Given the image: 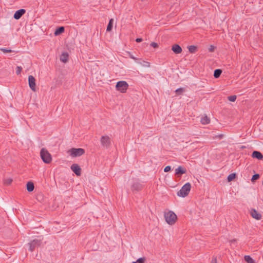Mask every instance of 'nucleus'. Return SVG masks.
<instances>
[{
    "mask_svg": "<svg viewBox=\"0 0 263 263\" xmlns=\"http://www.w3.org/2000/svg\"><path fill=\"white\" fill-rule=\"evenodd\" d=\"M191 188V185L189 182L185 183L179 191L177 192V195L179 197H185L188 195Z\"/></svg>",
    "mask_w": 263,
    "mask_h": 263,
    "instance_id": "nucleus-1",
    "label": "nucleus"
},
{
    "mask_svg": "<svg viewBox=\"0 0 263 263\" xmlns=\"http://www.w3.org/2000/svg\"><path fill=\"white\" fill-rule=\"evenodd\" d=\"M40 155L44 162L48 164L51 161V156L45 148H43L41 149Z\"/></svg>",
    "mask_w": 263,
    "mask_h": 263,
    "instance_id": "nucleus-2",
    "label": "nucleus"
},
{
    "mask_svg": "<svg viewBox=\"0 0 263 263\" xmlns=\"http://www.w3.org/2000/svg\"><path fill=\"white\" fill-rule=\"evenodd\" d=\"M164 217L166 221L169 224H174L177 219L176 215L172 211L165 213Z\"/></svg>",
    "mask_w": 263,
    "mask_h": 263,
    "instance_id": "nucleus-3",
    "label": "nucleus"
},
{
    "mask_svg": "<svg viewBox=\"0 0 263 263\" xmlns=\"http://www.w3.org/2000/svg\"><path fill=\"white\" fill-rule=\"evenodd\" d=\"M69 155L72 157H80L85 153V150L82 148H72L68 151Z\"/></svg>",
    "mask_w": 263,
    "mask_h": 263,
    "instance_id": "nucleus-4",
    "label": "nucleus"
},
{
    "mask_svg": "<svg viewBox=\"0 0 263 263\" xmlns=\"http://www.w3.org/2000/svg\"><path fill=\"white\" fill-rule=\"evenodd\" d=\"M128 87V84L126 81H120L118 82L116 85L117 90L122 93L125 92Z\"/></svg>",
    "mask_w": 263,
    "mask_h": 263,
    "instance_id": "nucleus-5",
    "label": "nucleus"
},
{
    "mask_svg": "<svg viewBox=\"0 0 263 263\" xmlns=\"http://www.w3.org/2000/svg\"><path fill=\"white\" fill-rule=\"evenodd\" d=\"M41 244V240L39 239H34L30 242L28 243L29 246V250L32 252L36 248L39 247Z\"/></svg>",
    "mask_w": 263,
    "mask_h": 263,
    "instance_id": "nucleus-6",
    "label": "nucleus"
},
{
    "mask_svg": "<svg viewBox=\"0 0 263 263\" xmlns=\"http://www.w3.org/2000/svg\"><path fill=\"white\" fill-rule=\"evenodd\" d=\"M100 142L104 147L108 148L110 145V139L107 135L102 136L100 139Z\"/></svg>",
    "mask_w": 263,
    "mask_h": 263,
    "instance_id": "nucleus-7",
    "label": "nucleus"
},
{
    "mask_svg": "<svg viewBox=\"0 0 263 263\" xmlns=\"http://www.w3.org/2000/svg\"><path fill=\"white\" fill-rule=\"evenodd\" d=\"M28 83H29V86L30 88H31V89L33 91H35V90H36L35 79L33 76H32L31 75L29 76Z\"/></svg>",
    "mask_w": 263,
    "mask_h": 263,
    "instance_id": "nucleus-8",
    "label": "nucleus"
},
{
    "mask_svg": "<svg viewBox=\"0 0 263 263\" xmlns=\"http://www.w3.org/2000/svg\"><path fill=\"white\" fill-rule=\"evenodd\" d=\"M71 170L76 174L77 176L81 175V168L80 166L77 164H73L71 166Z\"/></svg>",
    "mask_w": 263,
    "mask_h": 263,
    "instance_id": "nucleus-9",
    "label": "nucleus"
},
{
    "mask_svg": "<svg viewBox=\"0 0 263 263\" xmlns=\"http://www.w3.org/2000/svg\"><path fill=\"white\" fill-rule=\"evenodd\" d=\"M25 12L26 10L24 9L18 10L15 12L13 17L15 20H18L25 13Z\"/></svg>",
    "mask_w": 263,
    "mask_h": 263,
    "instance_id": "nucleus-10",
    "label": "nucleus"
},
{
    "mask_svg": "<svg viewBox=\"0 0 263 263\" xmlns=\"http://www.w3.org/2000/svg\"><path fill=\"white\" fill-rule=\"evenodd\" d=\"M250 214L255 219L260 220L261 218V215L254 209L251 210Z\"/></svg>",
    "mask_w": 263,
    "mask_h": 263,
    "instance_id": "nucleus-11",
    "label": "nucleus"
},
{
    "mask_svg": "<svg viewBox=\"0 0 263 263\" xmlns=\"http://www.w3.org/2000/svg\"><path fill=\"white\" fill-rule=\"evenodd\" d=\"M143 188L142 185L138 182L134 183L132 186V190L133 191H139Z\"/></svg>",
    "mask_w": 263,
    "mask_h": 263,
    "instance_id": "nucleus-12",
    "label": "nucleus"
},
{
    "mask_svg": "<svg viewBox=\"0 0 263 263\" xmlns=\"http://www.w3.org/2000/svg\"><path fill=\"white\" fill-rule=\"evenodd\" d=\"M186 172V169L181 166H179L175 170V174L176 175H178V176H180L182 174H185Z\"/></svg>",
    "mask_w": 263,
    "mask_h": 263,
    "instance_id": "nucleus-13",
    "label": "nucleus"
},
{
    "mask_svg": "<svg viewBox=\"0 0 263 263\" xmlns=\"http://www.w3.org/2000/svg\"><path fill=\"white\" fill-rule=\"evenodd\" d=\"M251 156L253 158H256L258 160H262L263 159L262 154L260 152L257 151H253Z\"/></svg>",
    "mask_w": 263,
    "mask_h": 263,
    "instance_id": "nucleus-14",
    "label": "nucleus"
},
{
    "mask_svg": "<svg viewBox=\"0 0 263 263\" xmlns=\"http://www.w3.org/2000/svg\"><path fill=\"white\" fill-rule=\"evenodd\" d=\"M173 52L176 54L180 53L182 52L181 47L178 44H175L172 46V48Z\"/></svg>",
    "mask_w": 263,
    "mask_h": 263,
    "instance_id": "nucleus-15",
    "label": "nucleus"
},
{
    "mask_svg": "<svg viewBox=\"0 0 263 263\" xmlns=\"http://www.w3.org/2000/svg\"><path fill=\"white\" fill-rule=\"evenodd\" d=\"M69 55L67 52L63 53L60 57V60L63 63H66L68 60Z\"/></svg>",
    "mask_w": 263,
    "mask_h": 263,
    "instance_id": "nucleus-16",
    "label": "nucleus"
},
{
    "mask_svg": "<svg viewBox=\"0 0 263 263\" xmlns=\"http://www.w3.org/2000/svg\"><path fill=\"white\" fill-rule=\"evenodd\" d=\"M65 28L64 27L61 26L58 27L55 31L54 34L55 36L59 35L64 32Z\"/></svg>",
    "mask_w": 263,
    "mask_h": 263,
    "instance_id": "nucleus-17",
    "label": "nucleus"
},
{
    "mask_svg": "<svg viewBox=\"0 0 263 263\" xmlns=\"http://www.w3.org/2000/svg\"><path fill=\"white\" fill-rule=\"evenodd\" d=\"M26 186L27 190L29 192L33 191L34 189V184L31 181L28 182Z\"/></svg>",
    "mask_w": 263,
    "mask_h": 263,
    "instance_id": "nucleus-18",
    "label": "nucleus"
},
{
    "mask_svg": "<svg viewBox=\"0 0 263 263\" xmlns=\"http://www.w3.org/2000/svg\"><path fill=\"white\" fill-rule=\"evenodd\" d=\"M200 122L202 124H208L210 123V120L209 118L205 116L201 118Z\"/></svg>",
    "mask_w": 263,
    "mask_h": 263,
    "instance_id": "nucleus-19",
    "label": "nucleus"
},
{
    "mask_svg": "<svg viewBox=\"0 0 263 263\" xmlns=\"http://www.w3.org/2000/svg\"><path fill=\"white\" fill-rule=\"evenodd\" d=\"M222 73V70L220 69H215L214 71V77L215 78H218Z\"/></svg>",
    "mask_w": 263,
    "mask_h": 263,
    "instance_id": "nucleus-20",
    "label": "nucleus"
},
{
    "mask_svg": "<svg viewBox=\"0 0 263 263\" xmlns=\"http://www.w3.org/2000/svg\"><path fill=\"white\" fill-rule=\"evenodd\" d=\"M113 22H114V20L112 18H111L109 20V23L107 26V28H106L107 31H110L112 30Z\"/></svg>",
    "mask_w": 263,
    "mask_h": 263,
    "instance_id": "nucleus-21",
    "label": "nucleus"
},
{
    "mask_svg": "<svg viewBox=\"0 0 263 263\" xmlns=\"http://www.w3.org/2000/svg\"><path fill=\"white\" fill-rule=\"evenodd\" d=\"M188 49L191 53H194L197 51V47L195 46L191 45L188 47Z\"/></svg>",
    "mask_w": 263,
    "mask_h": 263,
    "instance_id": "nucleus-22",
    "label": "nucleus"
},
{
    "mask_svg": "<svg viewBox=\"0 0 263 263\" xmlns=\"http://www.w3.org/2000/svg\"><path fill=\"white\" fill-rule=\"evenodd\" d=\"M236 177V174L235 173H232L230 174L228 177L227 180L228 182L232 181Z\"/></svg>",
    "mask_w": 263,
    "mask_h": 263,
    "instance_id": "nucleus-23",
    "label": "nucleus"
},
{
    "mask_svg": "<svg viewBox=\"0 0 263 263\" xmlns=\"http://www.w3.org/2000/svg\"><path fill=\"white\" fill-rule=\"evenodd\" d=\"M244 259L248 263H254V260L249 255H245L244 256Z\"/></svg>",
    "mask_w": 263,
    "mask_h": 263,
    "instance_id": "nucleus-24",
    "label": "nucleus"
},
{
    "mask_svg": "<svg viewBox=\"0 0 263 263\" xmlns=\"http://www.w3.org/2000/svg\"><path fill=\"white\" fill-rule=\"evenodd\" d=\"M138 63L144 67H148L150 66V63L145 61H142V62H138Z\"/></svg>",
    "mask_w": 263,
    "mask_h": 263,
    "instance_id": "nucleus-25",
    "label": "nucleus"
},
{
    "mask_svg": "<svg viewBox=\"0 0 263 263\" xmlns=\"http://www.w3.org/2000/svg\"><path fill=\"white\" fill-rule=\"evenodd\" d=\"M184 91H185V88H179L176 90L175 92L177 95H181Z\"/></svg>",
    "mask_w": 263,
    "mask_h": 263,
    "instance_id": "nucleus-26",
    "label": "nucleus"
},
{
    "mask_svg": "<svg viewBox=\"0 0 263 263\" xmlns=\"http://www.w3.org/2000/svg\"><path fill=\"white\" fill-rule=\"evenodd\" d=\"M259 176H260L258 174H256L254 175L251 178V181L252 182H254L256 180L259 179Z\"/></svg>",
    "mask_w": 263,
    "mask_h": 263,
    "instance_id": "nucleus-27",
    "label": "nucleus"
},
{
    "mask_svg": "<svg viewBox=\"0 0 263 263\" xmlns=\"http://www.w3.org/2000/svg\"><path fill=\"white\" fill-rule=\"evenodd\" d=\"M12 179H11V178H7V179H5L4 181V182L5 183V184L7 185H10L11 183H12Z\"/></svg>",
    "mask_w": 263,
    "mask_h": 263,
    "instance_id": "nucleus-28",
    "label": "nucleus"
},
{
    "mask_svg": "<svg viewBox=\"0 0 263 263\" xmlns=\"http://www.w3.org/2000/svg\"><path fill=\"white\" fill-rule=\"evenodd\" d=\"M228 100L231 102H235L236 99V96L232 95L228 97Z\"/></svg>",
    "mask_w": 263,
    "mask_h": 263,
    "instance_id": "nucleus-29",
    "label": "nucleus"
},
{
    "mask_svg": "<svg viewBox=\"0 0 263 263\" xmlns=\"http://www.w3.org/2000/svg\"><path fill=\"white\" fill-rule=\"evenodd\" d=\"M0 50L3 51L4 53H11L12 52V50L10 49H7L5 48H0Z\"/></svg>",
    "mask_w": 263,
    "mask_h": 263,
    "instance_id": "nucleus-30",
    "label": "nucleus"
},
{
    "mask_svg": "<svg viewBox=\"0 0 263 263\" xmlns=\"http://www.w3.org/2000/svg\"><path fill=\"white\" fill-rule=\"evenodd\" d=\"M145 259L144 257H141L138 259L136 261L134 262V263H144Z\"/></svg>",
    "mask_w": 263,
    "mask_h": 263,
    "instance_id": "nucleus-31",
    "label": "nucleus"
},
{
    "mask_svg": "<svg viewBox=\"0 0 263 263\" xmlns=\"http://www.w3.org/2000/svg\"><path fill=\"white\" fill-rule=\"evenodd\" d=\"M22 70V68L21 66H17L16 73L17 75L21 73V72Z\"/></svg>",
    "mask_w": 263,
    "mask_h": 263,
    "instance_id": "nucleus-32",
    "label": "nucleus"
},
{
    "mask_svg": "<svg viewBox=\"0 0 263 263\" xmlns=\"http://www.w3.org/2000/svg\"><path fill=\"white\" fill-rule=\"evenodd\" d=\"M171 170V167L169 165L166 166L164 169V171L165 172H168L170 171Z\"/></svg>",
    "mask_w": 263,
    "mask_h": 263,
    "instance_id": "nucleus-33",
    "label": "nucleus"
},
{
    "mask_svg": "<svg viewBox=\"0 0 263 263\" xmlns=\"http://www.w3.org/2000/svg\"><path fill=\"white\" fill-rule=\"evenodd\" d=\"M151 46L154 48H157L158 47V45L157 43L152 42L151 43Z\"/></svg>",
    "mask_w": 263,
    "mask_h": 263,
    "instance_id": "nucleus-34",
    "label": "nucleus"
},
{
    "mask_svg": "<svg viewBox=\"0 0 263 263\" xmlns=\"http://www.w3.org/2000/svg\"><path fill=\"white\" fill-rule=\"evenodd\" d=\"M211 263H217V258L213 257L211 260Z\"/></svg>",
    "mask_w": 263,
    "mask_h": 263,
    "instance_id": "nucleus-35",
    "label": "nucleus"
},
{
    "mask_svg": "<svg viewBox=\"0 0 263 263\" xmlns=\"http://www.w3.org/2000/svg\"><path fill=\"white\" fill-rule=\"evenodd\" d=\"M214 49H215L214 46L211 45L210 46V48H209V51H211V52H213V51H214Z\"/></svg>",
    "mask_w": 263,
    "mask_h": 263,
    "instance_id": "nucleus-36",
    "label": "nucleus"
},
{
    "mask_svg": "<svg viewBox=\"0 0 263 263\" xmlns=\"http://www.w3.org/2000/svg\"><path fill=\"white\" fill-rule=\"evenodd\" d=\"M143 41L142 39L141 38H137L136 39V42L137 43H140Z\"/></svg>",
    "mask_w": 263,
    "mask_h": 263,
    "instance_id": "nucleus-37",
    "label": "nucleus"
},
{
    "mask_svg": "<svg viewBox=\"0 0 263 263\" xmlns=\"http://www.w3.org/2000/svg\"><path fill=\"white\" fill-rule=\"evenodd\" d=\"M130 58H131L132 59H133V60H135V61H136V60H138V59H137L136 58L134 57V56H133V55H131V56H130Z\"/></svg>",
    "mask_w": 263,
    "mask_h": 263,
    "instance_id": "nucleus-38",
    "label": "nucleus"
},
{
    "mask_svg": "<svg viewBox=\"0 0 263 263\" xmlns=\"http://www.w3.org/2000/svg\"><path fill=\"white\" fill-rule=\"evenodd\" d=\"M235 241H236L235 239H233V240H231V243H232L233 242H235Z\"/></svg>",
    "mask_w": 263,
    "mask_h": 263,
    "instance_id": "nucleus-39",
    "label": "nucleus"
}]
</instances>
